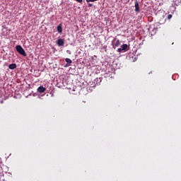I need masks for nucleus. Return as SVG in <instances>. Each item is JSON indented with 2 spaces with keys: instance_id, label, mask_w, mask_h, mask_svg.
Wrapping results in <instances>:
<instances>
[{
  "instance_id": "obj_1",
  "label": "nucleus",
  "mask_w": 181,
  "mask_h": 181,
  "mask_svg": "<svg viewBox=\"0 0 181 181\" xmlns=\"http://www.w3.org/2000/svg\"><path fill=\"white\" fill-rule=\"evenodd\" d=\"M16 50H17L19 54H21V56H23L24 57H26L28 56V54H26V52L21 45H16Z\"/></svg>"
},
{
  "instance_id": "obj_2",
  "label": "nucleus",
  "mask_w": 181,
  "mask_h": 181,
  "mask_svg": "<svg viewBox=\"0 0 181 181\" xmlns=\"http://www.w3.org/2000/svg\"><path fill=\"white\" fill-rule=\"evenodd\" d=\"M134 6H135V12L139 13V12L140 11V9H139V3L138 2V0L135 1Z\"/></svg>"
},
{
  "instance_id": "obj_3",
  "label": "nucleus",
  "mask_w": 181,
  "mask_h": 181,
  "mask_svg": "<svg viewBox=\"0 0 181 181\" xmlns=\"http://www.w3.org/2000/svg\"><path fill=\"white\" fill-rule=\"evenodd\" d=\"M46 91V88L43 87L42 86L38 87L37 93L42 94V93H45Z\"/></svg>"
},
{
  "instance_id": "obj_4",
  "label": "nucleus",
  "mask_w": 181,
  "mask_h": 181,
  "mask_svg": "<svg viewBox=\"0 0 181 181\" xmlns=\"http://www.w3.org/2000/svg\"><path fill=\"white\" fill-rule=\"evenodd\" d=\"M57 45L58 46H64V40L63 39H58Z\"/></svg>"
},
{
  "instance_id": "obj_5",
  "label": "nucleus",
  "mask_w": 181,
  "mask_h": 181,
  "mask_svg": "<svg viewBox=\"0 0 181 181\" xmlns=\"http://www.w3.org/2000/svg\"><path fill=\"white\" fill-rule=\"evenodd\" d=\"M8 69H10V70H15V69H16V64H11L8 66Z\"/></svg>"
},
{
  "instance_id": "obj_6",
  "label": "nucleus",
  "mask_w": 181,
  "mask_h": 181,
  "mask_svg": "<svg viewBox=\"0 0 181 181\" xmlns=\"http://www.w3.org/2000/svg\"><path fill=\"white\" fill-rule=\"evenodd\" d=\"M58 33H62L63 32V28L62 27V24L57 26V28Z\"/></svg>"
},
{
  "instance_id": "obj_7",
  "label": "nucleus",
  "mask_w": 181,
  "mask_h": 181,
  "mask_svg": "<svg viewBox=\"0 0 181 181\" xmlns=\"http://www.w3.org/2000/svg\"><path fill=\"white\" fill-rule=\"evenodd\" d=\"M0 181H5V176L4 173L0 171Z\"/></svg>"
},
{
  "instance_id": "obj_8",
  "label": "nucleus",
  "mask_w": 181,
  "mask_h": 181,
  "mask_svg": "<svg viewBox=\"0 0 181 181\" xmlns=\"http://www.w3.org/2000/svg\"><path fill=\"white\" fill-rule=\"evenodd\" d=\"M121 48H122V50H127V49L128 48V45H127V44H123V45L121 46Z\"/></svg>"
},
{
  "instance_id": "obj_9",
  "label": "nucleus",
  "mask_w": 181,
  "mask_h": 181,
  "mask_svg": "<svg viewBox=\"0 0 181 181\" xmlns=\"http://www.w3.org/2000/svg\"><path fill=\"white\" fill-rule=\"evenodd\" d=\"M119 45H121V42L119 41V40H117L116 43L115 44V47H118Z\"/></svg>"
},
{
  "instance_id": "obj_10",
  "label": "nucleus",
  "mask_w": 181,
  "mask_h": 181,
  "mask_svg": "<svg viewBox=\"0 0 181 181\" xmlns=\"http://www.w3.org/2000/svg\"><path fill=\"white\" fill-rule=\"evenodd\" d=\"M65 61L69 64H71V63H73V61H71V59H70L69 58H66L65 59Z\"/></svg>"
},
{
  "instance_id": "obj_11",
  "label": "nucleus",
  "mask_w": 181,
  "mask_h": 181,
  "mask_svg": "<svg viewBox=\"0 0 181 181\" xmlns=\"http://www.w3.org/2000/svg\"><path fill=\"white\" fill-rule=\"evenodd\" d=\"M95 81H96V84H100V83H101V78H97Z\"/></svg>"
},
{
  "instance_id": "obj_12",
  "label": "nucleus",
  "mask_w": 181,
  "mask_h": 181,
  "mask_svg": "<svg viewBox=\"0 0 181 181\" xmlns=\"http://www.w3.org/2000/svg\"><path fill=\"white\" fill-rule=\"evenodd\" d=\"M122 48H118L117 49V52H119V53H121V52H122Z\"/></svg>"
},
{
  "instance_id": "obj_13",
  "label": "nucleus",
  "mask_w": 181,
  "mask_h": 181,
  "mask_svg": "<svg viewBox=\"0 0 181 181\" xmlns=\"http://www.w3.org/2000/svg\"><path fill=\"white\" fill-rule=\"evenodd\" d=\"M76 2H78L79 4H83V0H75Z\"/></svg>"
},
{
  "instance_id": "obj_14",
  "label": "nucleus",
  "mask_w": 181,
  "mask_h": 181,
  "mask_svg": "<svg viewBox=\"0 0 181 181\" xmlns=\"http://www.w3.org/2000/svg\"><path fill=\"white\" fill-rule=\"evenodd\" d=\"M172 14H169L168 16V19H172Z\"/></svg>"
},
{
  "instance_id": "obj_15",
  "label": "nucleus",
  "mask_w": 181,
  "mask_h": 181,
  "mask_svg": "<svg viewBox=\"0 0 181 181\" xmlns=\"http://www.w3.org/2000/svg\"><path fill=\"white\" fill-rule=\"evenodd\" d=\"M92 6H93V4H90V3H89V4H88V7H89V8H91Z\"/></svg>"
},
{
  "instance_id": "obj_16",
  "label": "nucleus",
  "mask_w": 181,
  "mask_h": 181,
  "mask_svg": "<svg viewBox=\"0 0 181 181\" xmlns=\"http://www.w3.org/2000/svg\"><path fill=\"white\" fill-rule=\"evenodd\" d=\"M90 2H95V1H97L98 0H90Z\"/></svg>"
},
{
  "instance_id": "obj_17",
  "label": "nucleus",
  "mask_w": 181,
  "mask_h": 181,
  "mask_svg": "<svg viewBox=\"0 0 181 181\" xmlns=\"http://www.w3.org/2000/svg\"><path fill=\"white\" fill-rule=\"evenodd\" d=\"M86 2H91V1H90V0H86Z\"/></svg>"
},
{
  "instance_id": "obj_18",
  "label": "nucleus",
  "mask_w": 181,
  "mask_h": 181,
  "mask_svg": "<svg viewBox=\"0 0 181 181\" xmlns=\"http://www.w3.org/2000/svg\"><path fill=\"white\" fill-rule=\"evenodd\" d=\"M69 66V65H66V67Z\"/></svg>"
}]
</instances>
